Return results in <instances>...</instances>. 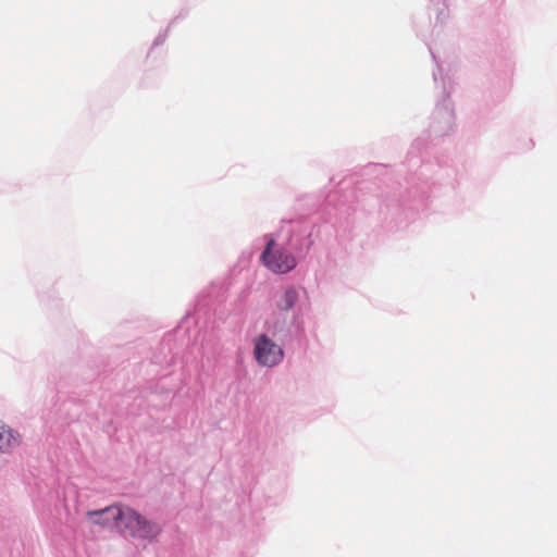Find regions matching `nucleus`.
<instances>
[{
    "label": "nucleus",
    "instance_id": "39448f33",
    "mask_svg": "<svg viewBox=\"0 0 557 557\" xmlns=\"http://www.w3.org/2000/svg\"><path fill=\"white\" fill-rule=\"evenodd\" d=\"M112 509H122L121 506H110L104 509H101L99 511H89L88 516H96L98 517L97 520H95L96 523H99L104 527H115L117 529V522L120 521L121 517H115V515H109V511Z\"/></svg>",
    "mask_w": 557,
    "mask_h": 557
},
{
    "label": "nucleus",
    "instance_id": "20e7f679",
    "mask_svg": "<svg viewBox=\"0 0 557 557\" xmlns=\"http://www.w3.org/2000/svg\"><path fill=\"white\" fill-rule=\"evenodd\" d=\"M22 442L21 434L0 421V453H9Z\"/></svg>",
    "mask_w": 557,
    "mask_h": 557
},
{
    "label": "nucleus",
    "instance_id": "f257e3e1",
    "mask_svg": "<svg viewBox=\"0 0 557 557\" xmlns=\"http://www.w3.org/2000/svg\"><path fill=\"white\" fill-rule=\"evenodd\" d=\"M121 517L117 522V529L122 532L128 533L132 536L140 539H153L160 533V528L129 507H122V509H112L109 515Z\"/></svg>",
    "mask_w": 557,
    "mask_h": 557
},
{
    "label": "nucleus",
    "instance_id": "423d86ee",
    "mask_svg": "<svg viewBox=\"0 0 557 557\" xmlns=\"http://www.w3.org/2000/svg\"><path fill=\"white\" fill-rule=\"evenodd\" d=\"M298 300V293L294 287H289L284 290L280 300L277 301V308L282 311L290 310Z\"/></svg>",
    "mask_w": 557,
    "mask_h": 557
},
{
    "label": "nucleus",
    "instance_id": "f03ea898",
    "mask_svg": "<svg viewBox=\"0 0 557 557\" xmlns=\"http://www.w3.org/2000/svg\"><path fill=\"white\" fill-rule=\"evenodd\" d=\"M260 259L268 270L276 274L288 273L297 265L294 255L278 245L274 239L268 242Z\"/></svg>",
    "mask_w": 557,
    "mask_h": 557
},
{
    "label": "nucleus",
    "instance_id": "7ed1b4c3",
    "mask_svg": "<svg viewBox=\"0 0 557 557\" xmlns=\"http://www.w3.org/2000/svg\"><path fill=\"white\" fill-rule=\"evenodd\" d=\"M253 356L260 366L271 368L283 360L284 352L274 341L261 334L253 339Z\"/></svg>",
    "mask_w": 557,
    "mask_h": 557
}]
</instances>
